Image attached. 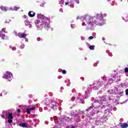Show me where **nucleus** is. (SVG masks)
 <instances>
[{
	"instance_id": "f257e3e1",
	"label": "nucleus",
	"mask_w": 128,
	"mask_h": 128,
	"mask_svg": "<svg viewBox=\"0 0 128 128\" xmlns=\"http://www.w3.org/2000/svg\"><path fill=\"white\" fill-rule=\"evenodd\" d=\"M104 16L102 14H97L96 16L90 17L89 18L86 20V26L90 28L94 26V24L97 26H104Z\"/></svg>"
},
{
	"instance_id": "f03ea898",
	"label": "nucleus",
	"mask_w": 128,
	"mask_h": 128,
	"mask_svg": "<svg viewBox=\"0 0 128 128\" xmlns=\"http://www.w3.org/2000/svg\"><path fill=\"white\" fill-rule=\"evenodd\" d=\"M4 78L8 80L9 82H10L12 80V74L9 72H6L3 76Z\"/></svg>"
},
{
	"instance_id": "7ed1b4c3",
	"label": "nucleus",
	"mask_w": 128,
	"mask_h": 128,
	"mask_svg": "<svg viewBox=\"0 0 128 128\" xmlns=\"http://www.w3.org/2000/svg\"><path fill=\"white\" fill-rule=\"evenodd\" d=\"M6 28H3L1 30H0V38H2V40H4L6 38Z\"/></svg>"
},
{
	"instance_id": "20e7f679",
	"label": "nucleus",
	"mask_w": 128,
	"mask_h": 128,
	"mask_svg": "<svg viewBox=\"0 0 128 128\" xmlns=\"http://www.w3.org/2000/svg\"><path fill=\"white\" fill-rule=\"evenodd\" d=\"M37 18H40V20H50V18L44 16V15L42 14H38Z\"/></svg>"
},
{
	"instance_id": "39448f33",
	"label": "nucleus",
	"mask_w": 128,
	"mask_h": 128,
	"mask_svg": "<svg viewBox=\"0 0 128 128\" xmlns=\"http://www.w3.org/2000/svg\"><path fill=\"white\" fill-rule=\"evenodd\" d=\"M18 36L20 38H26V33H18Z\"/></svg>"
},
{
	"instance_id": "423d86ee",
	"label": "nucleus",
	"mask_w": 128,
	"mask_h": 128,
	"mask_svg": "<svg viewBox=\"0 0 128 128\" xmlns=\"http://www.w3.org/2000/svg\"><path fill=\"white\" fill-rule=\"evenodd\" d=\"M118 3L120 4H126L128 3V0H118Z\"/></svg>"
},
{
	"instance_id": "0eeeda50",
	"label": "nucleus",
	"mask_w": 128,
	"mask_h": 128,
	"mask_svg": "<svg viewBox=\"0 0 128 128\" xmlns=\"http://www.w3.org/2000/svg\"><path fill=\"white\" fill-rule=\"evenodd\" d=\"M43 22H45V24H44V27L45 28H46V30H50V26H49V24H50L48 23V22H46V20H43L42 21Z\"/></svg>"
},
{
	"instance_id": "6e6552de",
	"label": "nucleus",
	"mask_w": 128,
	"mask_h": 128,
	"mask_svg": "<svg viewBox=\"0 0 128 128\" xmlns=\"http://www.w3.org/2000/svg\"><path fill=\"white\" fill-rule=\"evenodd\" d=\"M28 14L30 18H34V16H36V12H32V11H30L28 12Z\"/></svg>"
},
{
	"instance_id": "1a4fd4ad",
	"label": "nucleus",
	"mask_w": 128,
	"mask_h": 128,
	"mask_svg": "<svg viewBox=\"0 0 128 128\" xmlns=\"http://www.w3.org/2000/svg\"><path fill=\"white\" fill-rule=\"evenodd\" d=\"M120 126L122 128H126L128 127V124L126 123H120Z\"/></svg>"
},
{
	"instance_id": "9d476101",
	"label": "nucleus",
	"mask_w": 128,
	"mask_h": 128,
	"mask_svg": "<svg viewBox=\"0 0 128 128\" xmlns=\"http://www.w3.org/2000/svg\"><path fill=\"white\" fill-rule=\"evenodd\" d=\"M19 126H21L22 128H28V125L26 123L19 124Z\"/></svg>"
},
{
	"instance_id": "9b49d317",
	"label": "nucleus",
	"mask_w": 128,
	"mask_h": 128,
	"mask_svg": "<svg viewBox=\"0 0 128 128\" xmlns=\"http://www.w3.org/2000/svg\"><path fill=\"white\" fill-rule=\"evenodd\" d=\"M51 108L53 110H58V107L56 105L52 104V106H50Z\"/></svg>"
},
{
	"instance_id": "f8f14e48",
	"label": "nucleus",
	"mask_w": 128,
	"mask_h": 128,
	"mask_svg": "<svg viewBox=\"0 0 128 128\" xmlns=\"http://www.w3.org/2000/svg\"><path fill=\"white\" fill-rule=\"evenodd\" d=\"M0 10H3L4 12H8V8L6 6H2L0 7Z\"/></svg>"
},
{
	"instance_id": "ddd939ff",
	"label": "nucleus",
	"mask_w": 128,
	"mask_h": 128,
	"mask_svg": "<svg viewBox=\"0 0 128 128\" xmlns=\"http://www.w3.org/2000/svg\"><path fill=\"white\" fill-rule=\"evenodd\" d=\"M8 120H12L14 118V116H12V113H10L8 115Z\"/></svg>"
},
{
	"instance_id": "4468645a",
	"label": "nucleus",
	"mask_w": 128,
	"mask_h": 128,
	"mask_svg": "<svg viewBox=\"0 0 128 128\" xmlns=\"http://www.w3.org/2000/svg\"><path fill=\"white\" fill-rule=\"evenodd\" d=\"M26 26H30V22L28 20H26L24 22Z\"/></svg>"
},
{
	"instance_id": "2eb2a0df",
	"label": "nucleus",
	"mask_w": 128,
	"mask_h": 128,
	"mask_svg": "<svg viewBox=\"0 0 128 128\" xmlns=\"http://www.w3.org/2000/svg\"><path fill=\"white\" fill-rule=\"evenodd\" d=\"M95 46L94 45L90 46L89 47L90 50H94Z\"/></svg>"
},
{
	"instance_id": "dca6fc26",
	"label": "nucleus",
	"mask_w": 128,
	"mask_h": 128,
	"mask_svg": "<svg viewBox=\"0 0 128 128\" xmlns=\"http://www.w3.org/2000/svg\"><path fill=\"white\" fill-rule=\"evenodd\" d=\"M26 112L28 114H30V108H26Z\"/></svg>"
},
{
	"instance_id": "f3484780",
	"label": "nucleus",
	"mask_w": 128,
	"mask_h": 128,
	"mask_svg": "<svg viewBox=\"0 0 128 128\" xmlns=\"http://www.w3.org/2000/svg\"><path fill=\"white\" fill-rule=\"evenodd\" d=\"M16 7H14V8L12 7L10 8V10H16Z\"/></svg>"
},
{
	"instance_id": "a211bd4d",
	"label": "nucleus",
	"mask_w": 128,
	"mask_h": 128,
	"mask_svg": "<svg viewBox=\"0 0 128 128\" xmlns=\"http://www.w3.org/2000/svg\"><path fill=\"white\" fill-rule=\"evenodd\" d=\"M124 72H126V74H128V67H126L124 68Z\"/></svg>"
},
{
	"instance_id": "6ab92c4d",
	"label": "nucleus",
	"mask_w": 128,
	"mask_h": 128,
	"mask_svg": "<svg viewBox=\"0 0 128 128\" xmlns=\"http://www.w3.org/2000/svg\"><path fill=\"white\" fill-rule=\"evenodd\" d=\"M92 106H90L86 110V112H88V110H92Z\"/></svg>"
},
{
	"instance_id": "aec40b11",
	"label": "nucleus",
	"mask_w": 128,
	"mask_h": 128,
	"mask_svg": "<svg viewBox=\"0 0 128 128\" xmlns=\"http://www.w3.org/2000/svg\"><path fill=\"white\" fill-rule=\"evenodd\" d=\"M12 119H9L8 122H9V124H12Z\"/></svg>"
},
{
	"instance_id": "412c9836",
	"label": "nucleus",
	"mask_w": 128,
	"mask_h": 128,
	"mask_svg": "<svg viewBox=\"0 0 128 128\" xmlns=\"http://www.w3.org/2000/svg\"><path fill=\"white\" fill-rule=\"evenodd\" d=\"M36 108V106H32V108H30V110H34V109Z\"/></svg>"
},
{
	"instance_id": "4be33fe9",
	"label": "nucleus",
	"mask_w": 128,
	"mask_h": 128,
	"mask_svg": "<svg viewBox=\"0 0 128 128\" xmlns=\"http://www.w3.org/2000/svg\"><path fill=\"white\" fill-rule=\"evenodd\" d=\"M62 74H66V70H62Z\"/></svg>"
},
{
	"instance_id": "5701e85b",
	"label": "nucleus",
	"mask_w": 128,
	"mask_h": 128,
	"mask_svg": "<svg viewBox=\"0 0 128 128\" xmlns=\"http://www.w3.org/2000/svg\"><path fill=\"white\" fill-rule=\"evenodd\" d=\"M125 22H128V14L126 15V17Z\"/></svg>"
},
{
	"instance_id": "b1692460",
	"label": "nucleus",
	"mask_w": 128,
	"mask_h": 128,
	"mask_svg": "<svg viewBox=\"0 0 128 128\" xmlns=\"http://www.w3.org/2000/svg\"><path fill=\"white\" fill-rule=\"evenodd\" d=\"M125 92L126 96H128V89H126Z\"/></svg>"
},
{
	"instance_id": "393cba45",
	"label": "nucleus",
	"mask_w": 128,
	"mask_h": 128,
	"mask_svg": "<svg viewBox=\"0 0 128 128\" xmlns=\"http://www.w3.org/2000/svg\"><path fill=\"white\" fill-rule=\"evenodd\" d=\"M60 4H64V0H62L60 2Z\"/></svg>"
},
{
	"instance_id": "a878e982",
	"label": "nucleus",
	"mask_w": 128,
	"mask_h": 128,
	"mask_svg": "<svg viewBox=\"0 0 128 128\" xmlns=\"http://www.w3.org/2000/svg\"><path fill=\"white\" fill-rule=\"evenodd\" d=\"M93 38H94V36H90L88 38V40H92Z\"/></svg>"
},
{
	"instance_id": "bb28decb",
	"label": "nucleus",
	"mask_w": 128,
	"mask_h": 128,
	"mask_svg": "<svg viewBox=\"0 0 128 128\" xmlns=\"http://www.w3.org/2000/svg\"><path fill=\"white\" fill-rule=\"evenodd\" d=\"M74 2H76V4H80V0H75Z\"/></svg>"
},
{
	"instance_id": "cd10ccee",
	"label": "nucleus",
	"mask_w": 128,
	"mask_h": 128,
	"mask_svg": "<svg viewBox=\"0 0 128 128\" xmlns=\"http://www.w3.org/2000/svg\"><path fill=\"white\" fill-rule=\"evenodd\" d=\"M2 94H4V96H6V90H3L2 92Z\"/></svg>"
},
{
	"instance_id": "c85d7f7f",
	"label": "nucleus",
	"mask_w": 128,
	"mask_h": 128,
	"mask_svg": "<svg viewBox=\"0 0 128 128\" xmlns=\"http://www.w3.org/2000/svg\"><path fill=\"white\" fill-rule=\"evenodd\" d=\"M16 50V47L12 48V50Z\"/></svg>"
},
{
	"instance_id": "c756f323",
	"label": "nucleus",
	"mask_w": 128,
	"mask_h": 128,
	"mask_svg": "<svg viewBox=\"0 0 128 128\" xmlns=\"http://www.w3.org/2000/svg\"><path fill=\"white\" fill-rule=\"evenodd\" d=\"M1 117L2 118H4V114H2Z\"/></svg>"
},
{
	"instance_id": "7c9ffc66",
	"label": "nucleus",
	"mask_w": 128,
	"mask_h": 128,
	"mask_svg": "<svg viewBox=\"0 0 128 128\" xmlns=\"http://www.w3.org/2000/svg\"><path fill=\"white\" fill-rule=\"evenodd\" d=\"M16 110L18 112H21L20 110V109H17Z\"/></svg>"
},
{
	"instance_id": "2f4dec72",
	"label": "nucleus",
	"mask_w": 128,
	"mask_h": 128,
	"mask_svg": "<svg viewBox=\"0 0 128 128\" xmlns=\"http://www.w3.org/2000/svg\"><path fill=\"white\" fill-rule=\"evenodd\" d=\"M25 40H26V42H28V39L27 38H26V37H25Z\"/></svg>"
},
{
	"instance_id": "473e14b6",
	"label": "nucleus",
	"mask_w": 128,
	"mask_h": 128,
	"mask_svg": "<svg viewBox=\"0 0 128 128\" xmlns=\"http://www.w3.org/2000/svg\"><path fill=\"white\" fill-rule=\"evenodd\" d=\"M65 4L66 6H68V2H65Z\"/></svg>"
},
{
	"instance_id": "72a5a7b5",
	"label": "nucleus",
	"mask_w": 128,
	"mask_h": 128,
	"mask_svg": "<svg viewBox=\"0 0 128 128\" xmlns=\"http://www.w3.org/2000/svg\"><path fill=\"white\" fill-rule=\"evenodd\" d=\"M78 18H80V16H77L76 20H78Z\"/></svg>"
},
{
	"instance_id": "f704fd0d",
	"label": "nucleus",
	"mask_w": 128,
	"mask_h": 128,
	"mask_svg": "<svg viewBox=\"0 0 128 128\" xmlns=\"http://www.w3.org/2000/svg\"><path fill=\"white\" fill-rule=\"evenodd\" d=\"M40 24V26H42V24Z\"/></svg>"
},
{
	"instance_id": "c9c22d12",
	"label": "nucleus",
	"mask_w": 128,
	"mask_h": 128,
	"mask_svg": "<svg viewBox=\"0 0 128 128\" xmlns=\"http://www.w3.org/2000/svg\"><path fill=\"white\" fill-rule=\"evenodd\" d=\"M72 128H74V127H72Z\"/></svg>"
},
{
	"instance_id": "e433bc0d",
	"label": "nucleus",
	"mask_w": 128,
	"mask_h": 128,
	"mask_svg": "<svg viewBox=\"0 0 128 128\" xmlns=\"http://www.w3.org/2000/svg\"><path fill=\"white\" fill-rule=\"evenodd\" d=\"M74 0V2L76 0Z\"/></svg>"
}]
</instances>
